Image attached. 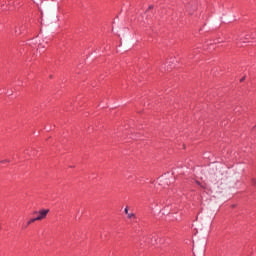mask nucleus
Listing matches in <instances>:
<instances>
[{
	"label": "nucleus",
	"mask_w": 256,
	"mask_h": 256,
	"mask_svg": "<svg viewBox=\"0 0 256 256\" xmlns=\"http://www.w3.org/2000/svg\"><path fill=\"white\" fill-rule=\"evenodd\" d=\"M196 184H198L202 189H205V186L201 185V182L196 181Z\"/></svg>",
	"instance_id": "6"
},
{
	"label": "nucleus",
	"mask_w": 256,
	"mask_h": 256,
	"mask_svg": "<svg viewBox=\"0 0 256 256\" xmlns=\"http://www.w3.org/2000/svg\"><path fill=\"white\" fill-rule=\"evenodd\" d=\"M240 81H241V83H243V81H245V77H244V78H242Z\"/></svg>",
	"instance_id": "9"
},
{
	"label": "nucleus",
	"mask_w": 256,
	"mask_h": 256,
	"mask_svg": "<svg viewBox=\"0 0 256 256\" xmlns=\"http://www.w3.org/2000/svg\"><path fill=\"white\" fill-rule=\"evenodd\" d=\"M127 217L128 219H135V213H128Z\"/></svg>",
	"instance_id": "4"
},
{
	"label": "nucleus",
	"mask_w": 256,
	"mask_h": 256,
	"mask_svg": "<svg viewBox=\"0 0 256 256\" xmlns=\"http://www.w3.org/2000/svg\"><path fill=\"white\" fill-rule=\"evenodd\" d=\"M150 9H153V5H150V6L148 7V11H150Z\"/></svg>",
	"instance_id": "8"
},
{
	"label": "nucleus",
	"mask_w": 256,
	"mask_h": 256,
	"mask_svg": "<svg viewBox=\"0 0 256 256\" xmlns=\"http://www.w3.org/2000/svg\"><path fill=\"white\" fill-rule=\"evenodd\" d=\"M222 179H223V178H221V176H216V175H214V176H211L210 181H211V183H213L214 185H219V184L222 183V182H221Z\"/></svg>",
	"instance_id": "2"
},
{
	"label": "nucleus",
	"mask_w": 256,
	"mask_h": 256,
	"mask_svg": "<svg viewBox=\"0 0 256 256\" xmlns=\"http://www.w3.org/2000/svg\"><path fill=\"white\" fill-rule=\"evenodd\" d=\"M35 221H37V219H36V218H32V219H30V220L27 222L26 227H29V225H31V223H35Z\"/></svg>",
	"instance_id": "3"
},
{
	"label": "nucleus",
	"mask_w": 256,
	"mask_h": 256,
	"mask_svg": "<svg viewBox=\"0 0 256 256\" xmlns=\"http://www.w3.org/2000/svg\"><path fill=\"white\" fill-rule=\"evenodd\" d=\"M124 211H125V214H126V215H128V213H129V209H128V208H125V210H124Z\"/></svg>",
	"instance_id": "7"
},
{
	"label": "nucleus",
	"mask_w": 256,
	"mask_h": 256,
	"mask_svg": "<svg viewBox=\"0 0 256 256\" xmlns=\"http://www.w3.org/2000/svg\"><path fill=\"white\" fill-rule=\"evenodd\" d=\"M37 213H38V217H36V221H43V219L47 218L49 209H42L39 212L35 211L34 215H37Z\"/></svg>",
	"instance_id": "1"
},
{
	"label": "nucleus",
	"mask_w": 256,
	"mask_h": 256,
	"mask_svg": "<svg viewBox=\"0 0 256 256\" xmlns=\"http://www.w3.org/2000/svg\"><path fill=\"white\" fill-rule=\"evenodd\" d=\"M183 149H185V144H183Z\"/></svg>",
	"instance_id": "10"
},
{
	"label": "nucleus",
	"mask_w": 256,
	"mask_h": 256,
	"mask_svg": "<svg viewBox=\"0 0 256 256\" xmlns=\"http://www.w3.org/2000/svg\"><path fill=\"white\" fill-rule=\"evenodd\" d=\"M251 185H253V187H256V179L255 178L251 179Z\"/></svg>",
	"instance_id": "5"
}]
</instances>
